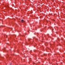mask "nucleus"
<instances>
[{
	"label": "nucleus",
	"instance_id": "1",
	"mask_svg": "<svg viewBox=\"0 0 65 65\" xmlns=\"http://www.w3.org/2000/svg\"><path fill=\"white\" fill-rule=\"evenodd\" d=\"M21 21L22 23H23V22H24V21L23 20H21Z\"/></svg>",
	"mask_w": 65,
	"mask_h": 65
},
{
	"label": "nucleus",
	"instance_id": "2",
	"mask_svg": "<svg viewBox=\"0 0 65 65\" xmlns=\"http://www.w3.org/2000/svg\"><path fill=\"white\" fill-rule=\"evenodd\" d=\"M6 36H7V35H6Z\"/></svg>",
	"mask_w": 65,
	"mask_h": 65
}]
</instances>
